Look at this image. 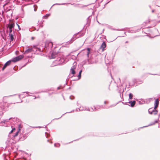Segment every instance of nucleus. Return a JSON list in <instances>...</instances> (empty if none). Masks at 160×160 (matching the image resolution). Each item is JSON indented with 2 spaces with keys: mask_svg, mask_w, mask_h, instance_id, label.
I'll return each mask as SVG.
<instances>
[{
  "mask_svg": "<svg viewBox=\"0 0 160 160\" xmlns=\"http://www.w3.org/2000/svg\"><path fill=\"white\" fill-rule=\"evenodd\" d=\"M14 26V23H10L8 25V29H12L13 28Z\"/></svg>",
  "mask_w": 160,
  "mask_h": 160,
  "instance_id": "obj_5",
  "label": "nucleus"
},
{
  "mask_svg": "<svg viewBox=\"0 0 160 160\" xmlns=\"http://www.w3.org/2000/svg\"><path fill=\"white\" fill-rule=\"evenodd\" d=\"M36 10H35V9H34V11H36Z\"/></svg>",
  "mask_w": 160,
  "mask_h": 160,
  "instance_id": "obj_20",
  "label": "nucleus"
},
{
  "mask_svg": "<svg viewBox=\"0 0 160 160\" xmlns=\"http://www.w3.org/2000/svg\"><path fill=\"white\" fill-rule=\"evenodd\" d=\"M87 50L88 51V53H87V55H89V53L90 52V48H88L87 49Z\"/></svg>",
  "mask_w": 160,
  "mask_h": 160,
  "instance_id": "obj_13",
  "label": "nucleus"
},
{
  "mask_svg": "<svg viewBox=\"0 0 160 160\" xmlns=\"http://www.w3.org/2000/svg\"><path fill=\"white\" fill-rule=\"evenodd\" d=\"M8 30L9 32V34H12V29H8Z\"/></svg>",
  "mask_w": 160,
  "mask_h": 160,
  "instance_id": "obj_11",
  "label": "nucleus"
},
{
  "mask_svg": "<svg viewBox=\"0 0 160 160\" xmlns=\"http://www.w3.org/2000/svg\"><path fill=\"white\" fill-rule=\"evenodd\" d=\"M15 130V128H13L12 129V130H11V131L10 132L11 133H12V132H13V131Z\"/></svg>",
  "mask_w": 160,
  "mask_h": 160,
  "instance_id": "obj_15",
  "label": "nucleus"
},
{
  "mask_svg": "<svg viewBox=\"0 0 160 160\" xmlns=\"http://www.w3.org/2000/svg\"><path fill=\"white\" fill-rule=\"evenodd\" d=\"M12 61L11 60H9L4 65V67H3L2 68V70H4L5 68L8 66L9 65L10 63Z\"/></svg>",
  "mask_w": 160,
  "mask_h": 160,
  "instance_id": "obj_6",
  "label": "nucleus"
},
{
  "mask_svg": "<svg viewBox=\"0 0 160 160\" xmlns=\"http://www.w3.org/2000/svg\"><path fill=\"white\" fill-rule=\"evenodd\" d=\"M159 104V100L158 99H157L155 101L154 103L155 107L153 109L152 108H150L148 110L149 113L152 114L156 115L157 114L158 111L156 109L158 106Z\"/></svg>",
  "mask_w": 160,
  "mask_h": 160,
  "instance_id": "obj_1",
  "label": "nucleus"
},
{
  "mask_svg": "<svg viewBox=\"0 0 160 160\" xmlns=\"http://www.w3.org/2000/svg\"><path fill=\"white\" fill-rule=\"evenodd\" d=\"M23 57L24 56L23 55H20L12 58V61L13 62H16L21 60Z\"/></svg>",
  "mask_w": 160,
  "mask_h": 160,
  "instance_id": "obj_3",
  "label": "nucleus"
},
{
  "mask_svg": "<svg viewBox=\"0 0 160 160\" xmlns=\"http://www.w3.org/2000/svg\"><path fill=\"white\" fill-rule=\"evenodd\" d=\"M17 25L18 26V27L19 28V25L18 24H17Z\"/></svg>",
  "mask_w": 160,
  "mask_h": 160,
  "instance_id": "obj_19",
  "label": "nucleus"
},
{
  "mask_svg": "<svg viewBox=\"0 0 160 160\" xmlns=\"http://www.w3.org/2000/svg\"><path fill=\"white\" fill-rule=\"evenodd\" d=\"M10 38L11 41L13 40V36L12 34H9Z\"/></svg>",
  "mask_w": 160,
  "mask_h": 160,
  "instance_id": "obj_9",
  "label": "nucleus"
},
{
  "mask_svg": "<svg viewBox=\"0 0 160 160\" xmlns=\"http://www.w3.org/2000/svg\"><path fill=\"white\" fill-rule=\"evenodd\" d=\"M49 45L50 46V47L52 48V42H49Z\"/></svg>",
  "mask_w": 160,
  "mask_h": 160,
  "instance_id": "obj_12",
  "label": "nucleus"
},
{
  "mask_svg": "<svg viewBox=\"0 0 160 160\" xmlns=\"http://www.w3.org/2000/svg\"><path fill=\"white\" fill-rule=\"evenodd\" d=\"M133 95L132 94L130 93L129 94V99H132L133 97Z\"/></svg>",
  "mask_w": 160,
  "mask_h": 160,
  "instance_id": "obj_10",
  "label": "nucleus"
},
{
  "mask_svg": "<svg viewBox=\"0 0 160 160\" xmlns=\"http://www.w3.org/2000/svg\"><path fill=\"white\" fill-rule=\"evenodd\" d=\"M78 77L79 78V79L80 78H81V74H79V75H78Z\"/></svg>",
  "mask_w": 160,
  "mask_h": 160,
  "instance_id": "obj_16",
  "label": "nucleus"
},
{
  "mask_svg": "<svg viewBox=\"0 0 160 160\" xmlns=\"http://www.w3.org/2000/svg\"><path fill=\"white\" fill-rule=\"evenodd\" d=\"M55 146L59 147L60 146V144H54Z\"/></svg>",
  "mask_w": 160,
  "mask_h": 160,
  "instance_id": "obj_14",
  "label": "nucleus"
},
{
  "mask_svg": "<svg viewBox=\"0 0 160 160\" xmlns=\"http://www.w3.org/2000/svg\"><path fill=\"white\" fill-rule=\"evenodd\" d=\"M38 50L40 51V49L37 48L35 46H34L32 48H28V49L26 50L24 53H29V52H31L32 51L35 52L37 51Z\"/></svg>",
  "mask_w": 160,
  "mask_h": 160,
  "instance_id": "obj_2",
  "label": "nucleus"
},
{
  "mask_svg": "<svg viewBox=\"0 0 160 160\" xmlns=\"http://www.w3.org/2000/svg\"><path fill=\"white\" fill-rule=\"evenodd\" d=\"M106 44L105 42H103L101 46V48L102 49V51H104V48L106 47Z\"/></svg>",
  "mask_w": 160,
  "mask_h": 160,
  "instance_id": "obj_7",
  "label": "nucleus"
},
{
  "mask_svg": "<svg viewBox=\"0 0 160 160\" xmlns=\"http://www.w3.org/2000/svg\"><path fill=\"white\" fill-rule=\"evenodd\" d=\"M18 134V132H17L16 133V136H17Z\"/></svg>",
  "mask_w": 160,
  "mask_h": 160,
  "instance_id": "obj_18",
  "label": "nucleus"
},
{
  "mask_svg": "<svg viewBox=\"0 0 160 160\" xmlns=\"http://www.w3.org/2000/svg\"><path fill=\"white\" fill-rule=\"evenodd\" d=\"M76 63L74 62L73 64V66L71 68V73L72 74H74L75 73V70L76 67Z\"/></svg>",
  "mask_w": 160,
  "mask_h": 160,
  "instance_id": "obj_4",
  "label": "nucleus"
},
{
  "mask_svg": "<svg viewBox=\"0 0 160 160\" xmlns=\"http://www.w3.org/2000/svg\"><path fill=\"white\" fill-rule=\"evenodd\" d=\"M82 70H81V71L79 72V74H81V73H82Z\"/></svg>",
  "mask_w": 160,
  "mask_h": 160,
  "instance_id": "obj_17",
  "label": "nucleus"
},
{
  "mask_svg": "<svg viewBox=\"0 0 160 160\" xmlns=\"http://www.w3.org/2000/svg\"><path fill=\"white\" fill-rule=\"evenodd\" d=\"M136 102L134 101H130L129 102V103L131 104V106L132 107L134 106Z\"/></svg>",
  "mask_w": 160,
  "mask_h": 160,
  "instance_id": "obj_8",
  "label": "nucleus"
}]
</instances>
